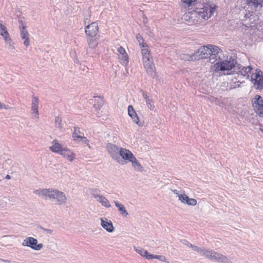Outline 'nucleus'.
Returning <instances> with one entry per match:
<instances>
[{
    "mask_svg": "<svg viewBox=\"0 0 263 263\" xmlns=\"http://www.w3.org/2000/svg\"><path fill=\"white\" fill-rule=\"evenodd\" d=\"M136 38L139 44L140 47L146 44V43L145 42L143 37L140 34H138L137 35Z\"/></svg>",
    "mask_w": 263,
    "mask_h": 263,
    "instance_id": "obj_35",
    "label": "nucleus"
},
{
    "mask_svg": "<svg viewBox=\"0 0 263 263\" xmlns=\"http://www.w3.org/2000/svg\"><path fill=\"white\" fill-rule=\"evenodd\" d=\"M173 193L177 195V196L179 197V196L181 194H179L178 193V191L177 190H174L173 191Z\"/></svg>",
    "mask_w": 263,
    "mask_h": 263,
    "instance_id": "obj_39",
    "label": "nucleus"
},
{
    "mask_svg": "<svg viewBox=\"0 0 263 263\" xmlns=\"http://www.w3.org/2000/svg\"><path fill=\"white\" fill-rule=\"evenodd\" d=\"M235 66L233 60H223L214 64L212 68L215 72L229 71Z\"/></svg>",
    "mask_w": 263,
    "mask_h": 263,
    "instance_id": "obj_6",
    "label": "nucleus"
},
{
    "mask_svg": "<svg viewBox=\"0 0 263 263\" xmlns=\"http://www.w3.org/2000/svg\"><path fill=\"white\" fill-rule=\"evenodd\" d=\"M64 147H62L61 144L57 140H54L52 142V145L49 147V149L53 153L60 154L63 151Z\"/></svg>",
    "mask_w": 263,
    "mask_h": 263,
    "instance_id": "obj_17",
    "label": "nucleus"
},
{
    "mask_svg": "<svg viewBox=\"0 0 263 263\" xmlns=\"http://www.w3.org/2000/svg\"><path fill=\"white\" fill-rule=\"evenodd\" d=\"M119 155L123 160L131 162L132 166L136 170L140 171L143 170L142 166L129 149L122 147L120 148Z\"/></svg>",
    "mask_w": 263,
    "mask_h": 263,
    "instance_id": "obj_4",
    "label": "nucleus"
},
{
    "mask_svg": "<svg viewBox=\"0 0 263 263\" xmlns=\"http://www.w3.org/2000/svg\"><path fill=\"white\" fill-rule=\"evenodd\" d=\"M181 2L187 5L189 9L193 10L196 14L204 20H208L214 13L216 9L215 5L208 3H202L198 0H181Z\"/></svg>",
    "mask_w": 263,
    "mask_h": 263,
    "instance_id": "obj_1",
    "label": "nucleus"
},
{
    "mask_svg": "<svg viewBox=\"0 0 263 263\" xmlns=\"http://www.w3.org/2000/svg\"><path fill=\"white\" fill-rule=\"evenodd\" d=\"M252 69V68L251 66L244 67L241 69L240 72L242 75L248 78Z\"/></svg>",
    "mask_w": 263,
    "mask_h": 263,
    "instance_id": "obj_29",
    "label": "nucleus"
},
{
    "mask_svg": "<svg viewBox=\"0 0 263 263\" xmlns=\"http://www.w3.org/2000/svg\"><path fill=\"white\" fill-rule=\"evenodd\" d=\"M253 108L255 112L263 118V100L259 95H256L252 100Z\"/></svg>",
    "mask_w": 263,
    "mask_h": 263,
    "instance_id": "obj_8",
    "label": "nucleus"
},
{
    "mask_svg": "<svg viewBox=\"0 0 263 263\" xmlns=\"http://www.w3.org/2000/svg\"><path fill=\"white\" fill-rule=\"evenodd\" d=\"M26 27L22 26V30L21 31V36L22 39L24 40V44L26 47L29 45V33L25 30Z\"/></svg>",
    "mask_w": 263,
    "mask_h": 263,
    "instance_id": "obj_22",
    "label": "nucleus"
},
{
    "mask_svg": "<svg viewBox=\"0 0 263 263\" xmlns=\"http://www.w3.org/2000/svg\"><path fill=\"white\" fill-rule=\"evenodd\" d=\"M101 226L106 231L111 232L114 230V227L112 222L110 221H108L107 219L105 220L101 219Z\"/></svg>",
    "mask_w": 263,
    "mask_h": 263,
    "instance_id": "obj_24",
    "label": "nucleus"
},
{
    "mask_svg": "<svg viewBox=\"0 0 263 263\" xmlns=\"http://www.w3.org/2000/svg\"><path fill=\"white\" fill-rule=\"evenodd\" d=\"M210 51L208 45L200 47L197 51H195V55H196L197 60L211 58Z\"/></svg>",
    "mask_w": 263,
    "mask_h": 263,
    "instance_id": "obj_11",
    "label": "nucleus"
},
{
    "mask_svg": "<svg viewBox=\"0 0 263 263\" xmlns=\"http://www.w3.org/2000/svg\"><path fill=\"white\" fill-rule=\"evenodd\" d=\"M107 149L111 157L115 159H117L119 154L120 148L113 144H109L107 146Z\"/></svg>",
    "mask_w": 263,
    "mask_h": 263,
    "instance_id": "obj_13",
    "label": "nucleus"
},
{
    "mask_svg": "<svg viewBox=\"0 0 263 263\" xmlns=\"http://www.w3.org/2000/svg\"><path fill=\"white\" fill-rule=\"evenodd\" d=\"M3 108L5 109H10V107L9 105H6L5 104H4L0 102V109Z\"/></svg>",
    "mask_w": 263,
    "mask_h": 263,
    "instance_id": "obj_38",
    "label": "nucleus"
},
{
    "mask_svg": "<svg viewBox=\"0 0 263 263\" xmlns=\"http://www.w3.org/2000/svg\"><path fill=\"white\" fill-rule=\"evenodd\" d=\"M95 103L93 107L96 109H100L104 104V98L103 97L99 96L95 97Z\"/></svg>",
    "mask_w": 263,
    "mask_h": 263,
    "instance_id": "obj_25",
    "label": "nucleus"
},
{
    "mask_svg": "<svg viewBox=\"0 0 263 263\" xmlns=\"http://www.w3.org/2000/svg\"><path fill=\"white\" fill-rule=\"evenodd\" d=\"M60 155L70 162H72L76 158L75 153L67 147H64Z\"/></svg>",
    "mask_w": 263,
    "mask_h": 263,
    "instance_id": "obj_14",
    "label": "nucleus"
},
{
    "mask_svg": "<svg viewBox=\"0 0 263 263\" xmlns=\"http://www.w3.org/2000/svg\"><path fill=\"white\" fill-rule=\"evenodd\" d=\"M11 178V177L9 175H7L6 176V179H10Z\"/></svg>",
    "mask_w": 263,
    "mask_h": 263,
    "instance_id": "obj_40",
    "label": "nucleus"
},
{
    "mask_svg": "<svg viewBox=\"0 0 263 263\" xmlns=\"http://www.w3.org/2000/svg\"><path fill=\"white\" fill-rule=\"evenodd\" d=\"M37 240L33 237L26 238L22 243L23 246L31 248L34 250H40L43 248L42 243H37Z\"/></svg>",
    "mask_w": 263,
    "mask_h": 263,
    "instance_id": "obj_10",
    "label": "nucleus"
},
{
    "mask_svg": "<svg viewBox=\"0 0 263 263\" xmlns=\"http://www.w3.org/2000/svg\"><path fill=\"white\" fill-rule=\"evenodd\" d=\"M201 255L205 256L212 260L217 261L218 262H226L227 260L226 257L224 256L222 254L212 251L203 250Z\"/></svg>",
    "mask_w": 263,
    "mask_h": 263,
    "instance_id": "obj_9",
    "label": "nucleus"
},
{
    "mask_svg": "<svg viewBox=\"0 0 263 263\" xmlns=\"http://www.w3.org/2000/svg\"><path fill=\"white\" fill-rule=\"evenodd\" d=\"M136 251L141 256L145 257L147 259H150L148 257H149V255L151 254H149L148 252L143 249H136Z\"/></svg>",
    "mask_w": 263,
    "mask_h": 263,
    "instance_id": "obj_33",
    "label": "nucleus"
},
{
    "mask_svg": "<svg viewBox=\"0 0 263 263\" xmlns=\"http://www.w3.org/2000/svg\"><path fill=\"white\" fill-rule=\"evenodd\" d=\"M209 45V48L211 50L210 52V55H211V58H210V60L211 61V60L212 59V55L216 56V54L221 52L222 51V50L219 47L216 46L215 45Z\"/></svg>",
    "mask_w": 263,
    "mask_h": 263,
    "instance_id": "obj_26",
    "label": "nucleus"
},
{
    "mask_svg": "<svg viewBox=\"0 0 263 263\" xmlns=\"http://www.w3.org/2000/svg\"><path fill=\"white\" fill-rule=\"evenodd\" d=\"M115 203L116 206L118 208V210L120 212L121 214L124 215L125 216H127L128 215V213L124 206L122 204L119 203L117 201H115Z\"/></svg>",
    "mask_w": 263,
    "mask_h": 263,
    "instance_id": "obj_30",
    "label": "nucleus"
},
{
    "mask_svg": "<svg viewBox=\"0 0 263 263\" xmlns=\"http://www.w3.org/2000/svg\"><path fill=\"white\" fill-rule=\"evenodd\" d=\"M39 100L37 97L33 96L32 97V104H31V109L32 111V113L34 114V117L38 118H39V111H38V105H39Z\"/></svg>",
    "mask_w": 263,
    "mask_h": 263,
    "instance_id": "obj_18",
    "label": "nucleus"
},
{
    "mask_svg": "<svg viewBox=\"0 0 263 263\" xmlns=\"http://www.w3.org/2000/svg\"><path fill=\"white\" fill-rule=\"evenodd\" d=\"M85 32L89 46L95 48L98 45L100 35H98L99 25L97 22H93L85 26Z\"/></svg>",
    "mask_w": 263,
    "mask_h": 263,
    "instance_id": "obj_2",
    "label": "nucleus"
},
{
    "mask_svg": "<svg viewBox=\"0 0 263 263\" xmlns=\"http://www.w3.org/2000/svg\"><path fill=\"white\" fill-rule=\"evenodd\" d=\"M140 48L141 49L142 54L151 52V50L149 49V47L147 44L140 46Z\"/></svg>",
    "mask_w": 263,
    "mask_h": 263,
    "instance_id": "obj_34",
    "label": "nucleus"
},
{
    "mask_svg": "<svg viewBox=\"0 0 263 263\" xmlns=\"http://www.w3.org/2000/svg\"><path fill=\"white\" fill-rule=\"evenodd\" d=\"M186 6H187L186 5ZM185 9L187 8V12H186L183 15V19L185 21L189 22H194L193 20L192 19L193 17V15H196L195 13L193 11V10L189 9V8L187 6L184 7Z\"/></svg>",
    "mask_w": 263,
    "mask_h": 263,
    "instance_id": "obj_20",
    "label": "nucleus"
},
{
    "mask_svg": "<svg viewBox=\"0 0 263 263\" xmlns=\"http://www.w3.org/2000/svg\"><path fill=\"white\" fill-rule=\"evenodd\" d=\"M87 19H86V20H85V21H84V24H85V25H86V23H87V22H86V21H87Z\"/></svg>",
    "mask_w": 263,
    "mask_h": 263,
    "instance_id": "obj_42",
    "label": "nucleus"
},
{
    "mask_svg": "<svg viewBox=\"0 0 263 263\" xmlns=\"http://www.w3.org/2000/svg\"><path fill=\"white\" fill-rule=\"evenodd\" d=\"M260 131H261V132H262V133H263V128H260Z\"/></svg>",
    "mask_w": 263,
    "mask_h": 263,
    "instance_id": "obj_43",
    "label": "nucleus"
},
{
    "mask_svg": "<svg viewBox=\"0 0 263 263\" xmlns=\"http://www.w3.org/2000/svg\"><path fill=\"white\" fill-rule=\"evenodd\" d=\"M61 123V120L59 118V124L60 125Z\"/></svg>",
    "mask_w": 263,
    "mask_h": 263,
    "instance_id": "obj_41",
    "label": "nucleus"
},
{
    "mask_svg": "<svg viewBox=\"0 0 263 263\" xmlns=\"http://www.w3.org/2000/svg\"><path fill=\"white\" fill-rule=\"evenodd\" d=\"M128 112L129 116L132 118L133 121L138 124L140 120L139 118L135 111L133 106L132 105H129L128 107Z\"/></svg>",
    "mask_w": 263,
    "mask_h": 263,
    "instance_id": "obj_19",
    "label": "nucleus"
},
{
    "mask_svg": "<svg viewBox=\"0 0 263 263\" xmlns=\"http://www.w3.org/2000/svg\"><path fill=\"white\" fill-rule=\"evenodd\" d=\"M143 96L145 99L146 103L148 108L151 110H153L155 106L153 99L148 97L146 95H144Z\"/></svg>",
    "mask_w": 263,
    "mask_h": 263,
    "instance_id": "obj_27",
    "label": "nucleus"
},
{
    "mask_svg": "<svg viewBox=\"0 0 263 263\" xmlns=\"http://www.w3.org/2000/svg\"><path fill=\"white\" fill-rule=\"evenodd\" d=\"M246 4L251 7L257 8L258 5L260 4V3L258 0H245Z\"/></svg>",
    "mask_w": 263,
    "mask_h": 263,
    "instance_id": "obj_31",
    "label": "nucleus"
},
{
    "mask_svg": "<svg viewBox=\"0 0 263 263\" xmlns=\"http://www.w3.org/2000/svg\"><path fill=\"white\" fill-rule=\"evenodd\" d=\"M34 193L39 196H46L50 199L55 200L59 204L65 203L67 199L65 194L58 190L40 189L34 191Z\"/></svg>",
    "mask_w": 263,
    "mask_h": 263,
    "instance_id": "obj_3",
    "label": "nucleus"
},
{
    "mask_svg": "<svg viewBox=\"0 0 263 263\" xmlns=\"http://www.w3.org/2000/svg\"><path fill=\"white\" fill-rule=\"evenodd\" d=\"M142 60L143 67L149 75H153L156 73V67L155 66L153 57L151 52L142 54Z\"/></svg>",
    "mask_w": 263,
    "mask_h": 263,
    "instance_id": "obj_5",
    "label": "nucleus"
},
{
    "mask_svg": "<svg viewBox=\"0 0 263 263\" xmlns=\"http://www.w3.org/2000/svg\"><path fill=\"white\" fill-rule=\"evenodd\" d=\"M117 51L119 53V58L121 64L127 65L128 63V55L125 49L123 47L120 46L118 48Z\"/></svg>",
    "mask_w": 263,
    "mask_h": 263,
    "instance_id": "obj_12",
    "label": "nucleus"
},
{
    "mask_svg": "<svg viewBox=\"0 0 263 263\" xmlns=\"http://www.w3.org/2000/svg\"><path fill=\"white\" fill-rule=\"evenodd\" d=\"M179 199L183 203L187 204L189 205H195L197 204V201L195 199L190 198L185 194H181L179 196Z\"/></svg>",
    "mask_w": 263,
    "mask_h": 263,
    "instance_id": "obj_16",
    "label": "nucleus"
},
{
    "mask_svg": "<svg viewBox=\"0 0 263 263\" xmlns=\"http://www.w3.org/2000/svg\"><path fill=\"white\" fill-rule=\"evenodd\" d=\"M150 259L156 258L161 260H164L165 259V257L161 255H154L153 254H150L149 257H148Z\"/></svg>",
    "mask_w": 263,
    "mask_h": 263,
    "instance_id": "obj_36",
    "label": "nucleus"
},
{
    "mask_svg": "<svg viewBox=\"0 0 263 263\" xmlns=\"http://www.w3.org/2000/svg\"><path fill=\"white\" fill-rule=\"evenodd\" d=\"M0 34L4 37L6 42H10L11 41L7 28L2 24H0Z\"/></svg>",
    "mask_w": 263,
    "mask_h": 263,
    "instance_id": "obj_21",
    "label": "nucleus"
},
{
    "mask_svg": "<svg viewBox=\"0 0 263 263\" xmlns=\"http://www.w3.org/2000/svg\"><path fill=\"white\" fill-rule=\"evenodd\" d=\"M81 134L80 128L78 127H74V131L72 135L73 140L76 141L78 139H84L85 142H88V141L86 137L81 135Z\"/></svg>",
    "mask_w": 263,
    "mask_h": 263,
    "instance_id": "obj_23",
    "label": "nucleus"
},
{
    "mask_svg": "<svg viewBox=\"0 0 263 263\" xmlns=\"http://www.w3.org/2000/svg\"><path fill=\"white\" fill-rule=\"evenodd\" d=\"M191 246L192 247L193 249L198 252H200L201 254L202 253L203 250L201 249L200 248H198L197 246H193V245H191Z\"/></svg>",
    "mask_w": 263,
    "mask_h": 263,
    "instance_id": "obj_37",
    "label": "nucleus"
},
{
    "mask_svg": "<svg viewBox=\"0 0 263 263\" xmlns=\"http://www.w3.org/2000/svg\"><path fill=\"white\" fill-rule=\"evenodd\" d=\"M251 80L256 89H263V73L259 69H256L251 76Z\"/></svg>",
    "mask_w": 263,
    "mask_h": 263,
    "instance_id": "obj_7",
    "label": "nucleus"
},
{
    "mask_svg": "<svg viewBox=\"0 0 263 263\" xmlns=\"http://www.w3.org/2000/svg\"><path fill=\"white\" fill-rule=\"evenodd\" d=\"M181 59L184 61H196L197 60L195 52L192 54H182L181 55Z\"/></svg>",
    "mask_w": 263,
    "mask_h": 263,
    "instance_id": "obj_28",
    "label": "nucleus"
},
{
    "mask_svg": "<svg viewBox=\"0 0 263 263\" xmlns=\"http://www.w3.org/2000/svg\"><path fill=\"white\" fill-rule=\"evenodd\" d=\"M95 198H97V196H94ZM99 198V201L102 203V204L106 207H110V205L108 200L104 197L103 196H98Z\"/></svg>",
    "mask_w": 263,
    "mask_h": 263,
    "instance_id": "obj_32",
    "label": "nucleus"
},
{
    "mask_svg": "<svg viewBox=\"0 0 263 263\" xmlns=\"http://www.w3.org/2000/svg\"><path fill=\"white\" fill-rule=\"evenodd\" d=\"M179 199L183 203L187 204L189 205H195L197 204V201L195 199L190 198L185 194H181L179 196Z\"/></svg>",
    "mask_w": 263,
    "mask_h": 263,
    "instance_id": "obj_15",
    "label": "nucleus"
}]
</instances>
